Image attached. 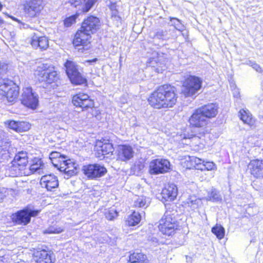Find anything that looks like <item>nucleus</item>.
<instances>
[{
  "instance_id": "obj_1",
  "label": "nucleus",
  "mask_w": 263,
  "mask_h": 263,
  "mask_svg": "<svg viewBox=\"0 0 263 263\" xmlns=\"http://www.w3.org/2000/svg\"><path fill=\"white\" fill-rule=\"evenodd\" d=\"M101 26L100 20L96 16L90 15L85 18L81 23L80 28L77 31L73 41L76 47L82 46L79 50H87L90 47L91 34L96 33Z\"/></svg>"
},
{
  "instance_id": "obj_2",
  "label": "nucleus",
  "mask_w": 263,
  "mask_h": 263,
  "mask_svg": "<svg viewBox=\"0 0 263 263\" xmlns=\"http://www.w3.org/2000/svg\"><path fill=\"white\" fill-rule=\"evenodd\" d=\"M176 88L170 84L159 86L148 99L149 104L154 108L172 107L177 102Z\"/></svg>"
},
{
  "instance_id": "obj_3",
  "label": "nucleus",
  "mask_w": 263,
  "mask_h": 263,
  "mask_svg": "<svg viewBox=\"0 0 263 263\" xmlns=\"http://www.w3.org/2000/svg\"><path fill=\"white\" fill-rule=\"evenodd\" d=\"M203 81L200 77L189 75L184 80L182 84V94L185 97L195 98L201 89Z\"/></svg>"
},
{
  "instance_id": "obj_4",
  "label": "nucleus",
  "mask_w": 263,
  "mask_h": 263,
  "mask_svg": "<svg viewBox=\"0 0 263 263\" xmlns=\"http://www.w3.org/2000/svg\"><path fill=\"white\" fill-rule=\"evenodd\" d=\"M41 210L37 209L32 204H28L22 210L12 214V222L15 225L26 226L31 221V217L37 216Z\"/></svg>"
},
{
  "instance_id": "obj_5",
  "label": "nucleus",
  "mask_w": 263,
  "mask_h": 263,
  "mask_svg": "<svg viewBox=\"0 0 263 263\" xmlns=\"http://www.w3.org/2000/svg\"><path fill=\"white\" fill-rule=\"evenodd\" d=\"M27 153L24 151L18 152L12 161L9 167V176L16 177L25 174V169L28 164Z\"/></svg>"
},
{
  "instance_id": "obj_6",
  "label": "nucleus",
  "mask_w": 263,
  "mask_h": 263,
  "mask_svg": "<svg viewBox=\"0 0 263 263\" xmlns=\"http://www.w3.org/2000/svg\"><path fill=\"white\" fill-rule=\"evenodd\" d=\"M18 94V86L13 81L8 79H0V95L6 98L8 102L14 103Z\"/></svg>"
},
{
  "instance_id": "obj_7",
  "label": "nucleus",
  "mask_w": 263,
  "mask_h": 263,
  "mask_svg": "<svg viewBox=\"0 0 263 263\" xmlns=\"http://www.w3.org/2000/svg\"><path fill=\"white\" fill-rule=\"evenodd\" d=\"M190 125L192 126V137L201 138L205 134V126L207 121L201 113L198 112L197 109L189 119Z\"/></svg>"
},
{
  "instance_id": "obj_8",
  "label": "nucleus",
  "mask_w": 263,
  "mask_h": 263,
  "mask_svg": "<svg viewBox=\"0 0 263 263\" xmlns=\"http://www.w3.org/2000/svg\"><path fill=\"white\" fill-rule=\"evenodd\" d=\"M64 67L66 73L72 84L87 85V79L79 71L78 65L74 62L67 60L64 63Z\"/></svg>"
},
{
  "instance_id": "obj_9",
  "label": "nucleus",
  "mask_w": 263,
  "mask_h": 263,
  "mask_svg": "<svg viewBox=\"0 0 263 263\" xmlns=\"http://www.w3.org/2000/svg\"><path fill=\"white\" fill-rule=\"evenodd\" d=\"M82 171L88 179L95 180L104 176L107 173V169L103 164L97 163L83 165Z\"/></svg>"
},
{
  "instance_id": "obj_10",
  "label": "nucleus",
  "mask_w": 263,
  "mask_h": 263,
  "mask_svg": "<svg viewBox=\"0 0 263 263\" xmlns=\"http://www.w3.org/2000/svg\"><path fill=\"white\" fill-rule=\"evenodd\" d=\"M170 162L166 159L157 158L152 160L149 165L148 172L151 175L164 174L172 170Z\"/></svg>"
},
{
  "instance_id": "obj_11",
  "label": "nucleus",
  "mask_w": 263,
  "mask_h": 263,
  "mask_svg": "<svg viewBox=\"0 0 263 263\" xmlns=\"http://www.w3.org/2000/svg\"><path fill=\"white\" fill-rule=\"evenodd\" d=\"M21 95V103L25 106L34 110L39 106L38 95L33 91L31 87L24 88Z\"/></svg>"
},
{
  "instance_id": "obj_12",
  "label": "nucleus",
  "mask_w": 263,
  "mask_h": 263,
  "mask_svg": "<svg viewBox=\"0 0 263 263\" xmlns=\"http://www.w3.org/2000/svg\"><path fill=\"white\" fill-rule=\"evenodd\" d=\"M97 157L100 158L102 156L104 158L114 159L115 156L114 152L115 148L112 143L108 139L102 138L97 143Z\"/></svg>"
},
{
  "instance_id": "obj_13",
  "label": "nucleus",
  "mask_w": 263,
  "mask_h": 263,
  "mask_svg": "<svg viewBox=\"0 0 263 263\" xmlns=\"http://www.w3.org/2000/svg\"><path fill=\"white\" fill-rule=\"evenodd\" d=\"M72 102L77 107H80L83 110L92 108L94 107V101L85 93H79L72 97Z\"/></svg>"
},
{
  "instance_id": "obj_14",
  "label": "nucleus",
  "mask_w": 263,
  "mask_h": 263,
  "mask_svg": "<svg viewBox=\"0 0 263 263\" xmlns=\"http://www.w3.org/2000/svg\"><path fill=\"white\" fill-rule=\"evenodd\" d=\"M40 184L42 187L46 189L48 191L54 192L59 186V180L56 176L50 174L41 177Z\"/></svg>"
},
{
  "instance_id": "obj_15",
  "label": "nucleus",
  "mask_w": 263,
  "mask_h": 263,
  "mask_svg": "<svg viewBox=\"0 0 263 263\" xmlns=\"http://www.w3.org/2000/svg\"><path fill=\"white\" fill-rule=\"evenodd\" d=\"M41 78H39V81L46 82V86L53 89H56L59 85V77L56 71L53 69L48 73H41Z\"/></svg>"
},
{
  "instance_id": "obj_16",
  "label": "nucleus",
  "mask_w": 263,
  "mask_h": 263,
  "mask_svg": "<svg viewBox=\"0 0 263 263\" xmlns=\"http://www.w3.org/2000/svg\"><path fill=\"white\" fill-rule=\"evenodd\" d=\"M117 159L122 161L130 160L134 156V150L131 146L127 144L119 145L116 149Z\"/></svg>"
},
{
  "instance_id": "obj_17",
  "label": "nucleus",
  "mask_w": 263,
  "mask_h": 263,
  "mask_svg": "<svg viewBox=\"0 0 263 263\" xmlns=\"http://www.w3.org/2000/svg\"><path fill=\"white\" fill-rule=\"evenodd\" d=\"M178 193V187L174 183H169L162 190V198L163 202L172 201L176 198Z\"/></svg>"
},
{
  "instance_id": "obj_18",
  "label": "nucleus",
  "mask_w": 263,
  "mask_h": 263,
  "mask_svg": "<svg viewBox=\"0 0 263 263\" xmlns=\"http://www.w3.org/2000/svg\"><path fill=\"white\" fill-rule=\"evenodd\" d=\"M155 226L159 228V230H179L176 220L173 219L171 216L163 217Z\"/></svg>"
},
{
  "instance_id": "obj_19",
  "label": "nucleus",
  "mask_w": 263,
  "mask_h": 263,
  "mask_svg": "<svg viewBox=\"0 0 263 263\" xmlns=\"http://www.w3.org/2000/svg\"><path fill=\"white\" fill-rule=\"evenodd\" d=\"M218 108L216 103H209L198 108V112L201 113L205 118L211 119L217 115Z\"/></svg>"
},
{
  "instance_id": "obj_20",
  "label": "nucleus",
  "mask_w": 263,
  "mask_h": 263,
  "mask_svg": "<svg viewBox=\"0 0 263 263\" xmlns=\"http://www.w3.org/2000/svg\"><path fill=\"white\" fill-rule=\"evenodd\" d=\"M249 167L251 173L256 178L263 177V160L254 159L250 161Z\"/></svg>"
},
{
  "instance_id": "obj_21",
  "label": "nucleus",
  "mask_w": 263,
  "mask_h": 263,
  "mask_svg": "<svg viewBox=\"0 0 263 263\" xmlns=\"http://www.w3.org/2000/svg\"><path fill=\"white\" fill-rule=\"evenodd\" d=\"M66 166L62 168L61 172L64 173L65 178L68 179L69 177L75 175L77 173L78 164L70 159H66Z\"/></svg>"
},
{
  "instance_id": "obj_22",
  "label": "nucleus",
  "mask_w": 263,
  "mask_h": 263,
  "mask_svg": "<svg viewBox=\"0 0 263 263\" xmlns=\"http://www.w3.org/2000/svg\"><path fill=\"white\" fill-rule=\"evenodd\" d=\"M31 45L34 48H40L41 49L45 50L48 47V40L45 36H39L36 33L31 38Z\"/></svg>"
},
{
  "instance_id": "obj_23",
  "label": "nucleus",
  "mask_w": 263,
  "mask_h": 263,
  "mask_svg": "<svg viewBox=\"0 0 263 263\" xmlns=\"http://www.w3.org/2000/svg\"><path fill=\"white\" fill-rule=\"evenodd\" d=\"M205 198L206 201L215 203H220L222 201L220 191L213 187L208 191L207 195Z\"/></svg>"
},
{
  "instance_id": "obj_24",
  "label": "nucleus",
  "mask_w": 263,
  "mask_h": 263,
  "mask_svg": "<svg viewBox=\"0 0 263 263\" xmlns=\"http://www.w3.org/2000/svg\"><path fill=\"white\" fill-rule=\"evenodd\" d=\"M34 255L37 263H53L50 253L45 250L36 251Z\"/></svg>"
},
{
  "instance_id": "obj_25",
  "label": "nucleus",
  "mask_w": 263,
  "mask_h": 263,
  "mask_svg": "<svg viewBox=\"0 0 263 263\" xmlns=\"http://www.w3.org/2000/svg\"><path fill=\"white\" fill-rule=\"evenodd\" d=\"M128 258V263H147L146 256L142 253L133 252Z\"/></svg>"
},
{
  "instance_id": "obj_26",
  "label": "nucleus",
  "mask_w": 263,
  "mask_h": 263,
  "mask_svg": "<svg viewBox=\"0 0 263 263\" xmlns=\"http://www.w3.org/2000/svg\"><path fill=\"white\" fill-rule=\"evenodd\" d=\"M141 220V215L139 212L134 211L126 220V225L135 226L137 225Z\"/></svg>"
},
{
  "instance_id": "obj_27",
  "label": "nucleus",
  "mask_w": 263,
  "mask_h": 263,
  "mask_svg": "<svg viewBox=\"0 0 263 263\" xmlns=\"http://www.w3.org/2000/svg\"><path fill=\"white\" fill-rule=\"evenodd\" d=\"M151 198L146 196H138L134 201V206L138 208H147L150 203Z\"/></svg>"
},
{
  "instance_id": "obj_28",
  "label": "nucleus",
  "mask_w": 263,
  "mask_h": 263,
  "mask_svg": "<svg viewBox=\"0 0 263 263\" xmlns=\"http://www.w3.org/2000/svg\"><path fill=\"white\" fill-rule=\"evenodd\" d=\"M239 114L240 120L245 124L249 125H251L253 124L254 120L252 117V115L249 112L244 109H241L239 112Z\"/></svg>"
},
{
  "instance_id": "obj_29",
  "label": "nucleus",
  "mask_w": 263,
  "mask_h": 263,
  "mask_svg": "<svg viewBox=\"0 0 263 263\" xmlns=\"http://www.w3.org/2000/svg\"><path fill=\"white\" fill-rule=\"evenodd\" d=\"M186 204L192 210L196 209L201 204V200L196 196H190L186 199Z\"/></svg>"
},
{
  "instance_id": "obj_30",
  "label": "nucleus",
  "mask_w": 263,
  "mask_h": 263,
  "mask_svg": "<svg viewBox=\"0 0 263 263\" xmlns=\"http://www.w3.org/2000/svg\"><path fill=\"white\" fill-rule=\"evenodd\" d=\"M44 167V163L41 158H34L32 160V163L29 167L30 171L34 173L42 169Z\"/></svg>"
},
{
  "instance_id": "obj_31",
  "label": "nucleus",
  "mask_w": 263,
  "mask_h": 263,
  "mask_svg": "<svg viewBox=\"0 0 263 263\" xmlns=\"http://www.w3.org/2000/svg\"><path fill=\"white\" fill-rule=\"evenodd\" d=\"M157 64H162V62L160 61L159 58L158 57L151 58L149 59V61L147 62V66L148 67L154 68L155 71L158 73L162 72L163 70V69L162 68L157 67Z\"/></svg>"
},
{
  "instance_id": "obj_32",
  "label": "nucleus",
  "mask_w": 263,
  "mask_h": 263,
  "mask_svg": "<svg viewBox=\"0 0 263 263\" xmlns=\"http://www.w3.org/2000/svg\"><path fill=\"white\" fill-rule=\"evenodd\" d=\"M67 157H63L62 158L51 159V163L54 167L57 168L60 172L62 168H63L66 166V159Z\"/></svg>"
},
{
  "instance_id": "obj_33",
  "label": "nucleus",
  "mask_w": 263,
  "mask_h": 263,
  "mask_svg": "<svg viewBox=\"0 0 263 263\" xmlns=\"http://www.w3.org/2000/svg\"><path fill=\"white\" fill-rule=\"evenodd\" d=\"M169 20L171 25L174 26L176 30L181 32L184 30L185 27L180 20L173 17H170Z\"/></svg>"
},
{
  "instance_id": "obj_34",
  "label": "nucleus",
  "mask_w": 263,
  "mask_h": 263,
  "mask_svg": "<svg viewBox=\"0 0 263 263\" xmlns=\"http://www.w3.org/2000/svg\"><path fill=\"white\" fill-rule=\"evenodd\" d=\"M31 4H25L24 5V10L25 15L27 17H33L36 16L37 14L39 13V11H36L34 7H32Z\"/></svg>"
},
{
  "instance_id": "obj_35",
  "label": "nucleus",
  "mask_w": 263,
  "mask_h": 263,
  "mask_svg": "<svg viewBox=\"0 0 263 263\" xmlns=\"http://www.w3.org/2000/svg\"><path fill=\"white\" fill-rule=\"evenodd\" d=\"M154 37L159 40H167L169 39L166 29H158L155 33Z\"/></svg>"
},
{
  "instance_id": "obj_36",
  "label": "nucleus",
  "mask_w": 263,
  "mask_h": 263,
  "mask_svg": "<svg viewBox=\"0 0 263 263\" xmlns=\"http://www.w3.org/2000/svg\"><path fill=\"white\" fill-rule=\"evenodd\" d=\"M186 160L190 163V165H187V167L190 168H192V167L195 168L196 166L201 163L203 160L194 156H188L186 158Z\"/></svg>"
},
{
  "instance_id": "obj_37",
  "label": "nucleus",
  "mask_w": 263,
  "mask_h": 263,
  "mask_svg": "<svg viewBox=\"0 0 263 263\" xmlns=\"http://www.w3.org/2000/svg\"><path fill=\"white\" fill-rule=\"evenodd\" d=\"M80 13L76 12L75 14L66 17L64 21V25L65 27H70L72 24L75 23L76 22V20L80 15Z\"/></svg>"
},
{
  "instance_id": "obj_38",
  "label": "nucleus",
  "mask_w": 263,
  "mask_h": 263,
  "mask_svg": "<svg viewBox=\"0 0 263 263\" xmlns=\"http://www.w3.org/2000/svg\"><path fill=\"white\" fill-rule=\"evenodd\" d=\"M98 0H86L81 8V12L86 13L88 12L96 3Z\"/></svg>"
},
{
  "instance_id": "obj_39",
  "label": "nucleus",
  "mask_w": 263,
  "mask_h": 263,
  "mask_svg": "<svg viewBox=\"0 0 263 263\" xmlns=\"http://www.w3.org/2000/svg\"><path fill=\"white\" fill-rule=\"evenodd\" d=\"M43 1L42 0H30L26 3V4H31V7H34V9H36V11L39 12L43 9Z\"/></svg>"
},
{
  "instance_id": "obj_40",
  "label": "nucleus",
  "mask_w": 263,
  "mask_h": 263,
  "mask_svg": "<svg viewBox=\"0 0 263 263\" xmlns=\"http://www.w3.org/2000/svg\"><path fill=\"white\" fill-rule=\"evenodd\" d=\"M246 64L252 67L256 72L263 76V68H262L259 65L256 63L255 61L248 60L246 61Z\"/></svg>"
},
{
  "instance_id": "obj_41",
  "label": "nucleus",
  "mask_w": 263,
  "mask_h": 263,
  "mask_svg": "<svg viewBox=\"0 0 263 263\" xmlns=\"http://www.w3.org/2000/svg\"><path fill=\"white\" fill-rule=\"evenodd\" d=\"M38 71L39 73L38 74L40 76V78H41L42 74L41 73H48V72H50L54 68L51 66L50 65H48L47 64H43L39 68Z\"/></svg>"
},
{
  "instance_id": "obj_42",
  "label": "nucleus",
  "mask_w": 263,
  "mask_h": 263,
  "mask_svg": "<svg viewBox=\"0 0 263 263\" xmlns=\"http://www.w3.org/2000/svg\"><path fill=\"white\" fill-rule=\"evenodd\" d=\"M17 132H23L29 130L30 128L31 125L26 122L18 121Z\"/></svg>"
},
{
  "instance_id": "obj_43",
  "label": "nucleus",
  "mask_w": 263,
  "mask_h": 263,
  "mask_svg": "<svg viewBox=\"0 0 263 263\" xmlns=\"http://www.w3.org/2000/svg\"><path fill=\"white\" fill-rule=\"evenodd\" d=\"M105 215L106 219L112 220L118 216V213L115 209H110L105 212Z\"/></svg>"
},
{
  "instance_id": "obj_44",
  "label": "nucleus",
  "mask_w": 263,
  "mask_h": 263,
  "mask_svg": "<svg viewBox=\"0 0 263 263\" xmlns=\"http://www.w3.org/2000/svg\"><path fill=\"white\" fill-rule=\"evenodd\" d=\"M8 70V64L5 62L0 61V79L6 74Z\"/></svg>"
},
{
  "instance_id": "obj_45",
  "label": "nucleus",
  "mask_w": 263,
  "mask_h": 263,
  "mask_svg": "<svg viewBox=\"0 0 263 263\" xmlns=\"http://www.w3.org/2000/svg\"><path fill=\"white\" fill-rule=\"evenodd\" d=\"M144 167V164L140 161H137L135 163L132 169L137 172H140Z\"/></svg>"
},
{
  "instance_id": "obj_46",
  "label": "nucleus",
  "mask_w": 263,
  "mask_h": 263,
  "mask_svg": "<svg viewBox=\"0 0 263 263\" xmlns=\"http://www.w3.org/2000/svg\"><path fill=\"white\" fill-rule=\"evenodd\" d=\"M8 127L10 129H13V130L17 132L18 130V121L10 120L8 121L7 123Z\"/></svg>"
},
{
  "instance_id": "obj_47",
  "label": "nucleus",
  "mask_w": 263,
  "mask_h": 263,
  "mask_svg": "<svg viewBox=\"0 0 263 263\" xmlns=\"http://www.w3.org/2000/svg\"><path fill=\"white\" fill-rule=\"evenodd\" d=\"M86 0H69V3L71 6L74 7L80 6L82 8V6L85 2Z\"/></svg>"
},
{
  "instance_id": "obj_48",
  "label": "nucleus",
  "mask_w": 263,
  "mask_h": 263,
  "mask_svg": "<svg viewBox=\"0 0 263 263\" xmlns=\"http://www.w3.org/2000/svg\"><path fill=\"white\" fill-rule=\"evenodd\" d=\"M6 15L8 17L11 18L12 20L16 21V22H18L19 24H21V26H20L21 28H23L26 29V28H28L29 27V25L28 24H26L22 22L21 21H20L18 18L15 17L14 16L10 15L8 14H6Z\"/></svg>"
},
{
  "instance_id": "obj_49",
  "label": "nucleus",
  "mask_w": 263,
  "mask_h": 263,
  "mask_svg": "<svg viewBox=\"0 0 263 263\" xmlns=\"http://www.w3.org/2000/svg\"><path fill=\"white\" fill-rule=\"evenodd\" d=\"M63 157H67L66 155H62L60 153L58 152H53L50 153L49 158L50 160L51 161V159H59V158H62Z\"/></svg>"
},
{
  "instance_id": "obj_50",
  "label": "nucleus",
  "mask_w": 263,
  "mask_h": 263,
  "mask_svg": "<svg viewBox=\"0 0 263 263\" xmlns=\"http://www.w3.org/2000/svg\"><path fill=\"white\" fill-rule=\"evenodd\" d=\"M205 171H212L214 170L216 167L214 163L210 161H205L204 162Z\"/></svg>"
},
{
  "instance_id": "obj_51",
  "label": "nucleus",
  "mask_w": 263,
  "mask_h": 263,
  "mask_svg": "<svg viewBox=\"0 0 263 263\" xmlns=\"http://www.w3.org/2000/svg\"><path fill=\"white\" fill-rule=\"evenodd\" d=\"M212 232L219 239L223 238L224 236L225 231H212Z\"/></svg>"
},
{
  "instance_id": "obj_52",
  "label": "nucleus",
  "mask_w": 263,
  "mask_h": 263,
  "mask_svg": "<svg viewBox=\"0 0 263 263\" xmlns=\"http://www.w3.org/2000/svg\"><path fill=\"white\" fill-rule=\"evenodd\" d=\"M6 191L4 188L0 189V203L3 201L4 198L6 197Z\"/></svg>"
},
{
  "instance_id": "obj_53",
  "label": "nucleus",
  "mask_w": 263,
  "mask_h": 263,
  "mask_svg": "<svg viewBox=\"0 0 263 263\" xmlns=\"http://www.w3.org/2000/svg\"><path fill=\"white\" fill-rule=\"evenodd\" d=\"M98 61V58H94L91 60H87L85 61L84 63L87 65H94Z\"/></svg>"
},
{
  "instance_id": "obj_54",
  "label": "nucleus",
  "mask_w": 263,
  "mask_h": 263,
  "mask_svg": "<svg viewBox=\"0 0 263 263\" xmlns=\"http://www.w3.org/2000/svg\"><path fill=\"white\" fill-rule=\"evenodd\" d=\"M204 162L205 161L202 160V161L201 163H200L198 165L196 166V167L195 168L202 171H205Z\"/></svg>"
},
{
  "instance_id": "obj_55",
  "label": "nucleus",
  "mask_w": 263,
  "mask_h": 263,
  "mask_svg": "<svg viewBox=\"0 0 263 263\" xmlns=\"http://www.w3.org/2000/svg\"><path fill=\"white\" fill-rule=\"evenodd\" d=\"M160 232H161V234H160V236L163 235L165 236H172V235L174 234L175 231H160Z\"/></svg>"
},
{
  "instance_id": "obj_56",
  "label": "nucleus",
  "mask_w": 263,
  "mask_h": 263,
  "mask_svg": "<svg viewBox=\"0 0 263 263\" xmlns=\"http://www.w3.org/2000/svg\"><path fill=\"white\" fill-rule=\"evenodd\" d=\"M211 230H224V228L220 224H216L212 227Z\"/></svg>"
},
{
  "instance_id": "obj_57",
  "label": "nucleus",
  "mask_w": 263,
  "mask_h": 263,
  "mask_svg": "<svg viewBox=\"0 0 263 263\" xmlns=\"http://www.w3.org/2000/svg\"><path fill=\"white\" fill-rule=\"evenodd\" d=\"M109 8L110 10L114 11V10H117L116 9V4L115 3H112L111 2L110 5H109Z\"/></svg>"
},
{
  "instance_id": "obj_58",
  "label": "nucleus",
  "mask_w": 263,
  "mask_h": 263,
  "mask_svg": "<svg viewBox=\"0 0 263 263\" xmlns=\"http://www.w3.org/2000/svg\"><path fill=\"white\" fill-rule=\"evenodd\" d=\"M62 231H44V233L51 234V233H60Z\"/></svg>"
},
{
  "instance_id": "obj_59",
  "label": "nucleus",
  "mask_w": 263,
  "mask_h": 263,
  "mask_svg": "<svg viewBox=\"0 0 263 263\" xmlns=\"http://www.w3.org/2000/svg\"><path fill=\"white\" fill-rule=\"evenodd\" d=\"M3 142L6 144V146H7L8 145H10V141H9V139H6L5 141H3L2 143Z\"/></svg>"
},
{
  "instance_id": "obj_60",
  "label": "nucleus",
  "mask_w": 263,
  "mask_h": 263,
  "mask_svg": "<svg viewBox=\"0 0 263 263\" xmlns=\"http://www.w3.org/2000/svg\"><path fill=\"white\" fill-rule=\"evenodd\" d=\"M118 14V11L117 10H114V11H111V16L116 17Z\"/></svg>"
},
{
  "instance_id": "obj_61",
  "label": "nucleus",
  "mask_w": 263,
  "mask_h": 263,
  "mask_svg": "<svg viewBox=\"0 0 263 263\" xmlns=\"http://www.w3.org/2000/svg\"><path fill=\"white\" fill-rule=\"evenodd\" d=\"M157 67H159V68H162V69H163V67H164V65H163V63H162V64L160 65V64H157Z\"/></svg>"
},
{
  "instance_id": "obj_62",
  "label": "nucleus",
  "mask_w": 263,
  "mask_h": 263,
  "mask_svg": "<svg viewBox=\"0 0 263 263\" xmlns=\"http://www.w3.org/2000/svg\"><path fill=\"white\" fill-rule=\"evenodd\" d=\"M4 22V21L0 17V25L3 24Z\"/></svg>"
},
{
  "instance_id": "obj_63",
  "label": "nucleus",
  "mask_w": 263,
  "mask_h": 263,
  "mask_svg": "<svg viewBox=\"0 0 263 263\" xmlns=\"http://www.w3.org/2000/svg\"><path fill=\"white\" fill-rule=\"evenodd\" d=\"M2 8H3V5L1 4V3L0 2V11L2 9Z\"/></svg>"
},
{
  "instance_id": "obj_64",
  "label": "nucleus",
  "mask_w": 263,
  "mask_h": 263,
  "mask_svg": "<svg viewBox=\"0 0 263 263\" xmlns=\"http://www.w3.org/2000/svg\"><path fill=\"white\" fill-rule=\"evenodd\" d=\"M186 259H187V256H186ZM187 261H188L189 260H187Z\"/></svg>"
}]
</instances>
